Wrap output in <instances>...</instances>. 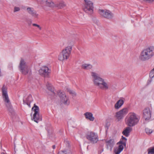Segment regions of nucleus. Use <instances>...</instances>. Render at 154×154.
<instances>
[{
  "label": "nucleus",
  "instance_id": "1",
  "mask_svg": "<svg viewBox=\"0 0 154 154\" xmlns=\"http://www.w3.org/2000/svg\"><path fill=\"white\" fill-rule=\"evenodd\" d=\"M91 75L94 85L102 90H106L109 89L107 83L104 79L99 76L97 73L92 72Z\"/></svg>",
  "mask_w": 154,
  "mask_h": 154
},
{
  "label": "nucleus",
  "instance_id": "38",
  "mask_svg": "<svg viewBox=\"0 0 154 154\" xmlns=\"http://www.w3.org/2000/svg\"><path fill=\"white\" fill-rule=\"evenodd\" d=\"M1 154H7V153H5L4 152H2Z\"/></svg>",
  "mask_w": 154,
  "mask_h": 154
},
{
  "label": "nucleus",
  "instance_id": "9",
  "mask_svg": "<svg viewBox=\"0 0 154 154\" xmlns=\"http://www.w3.org/2000/svg\"><path fill=\"white\" fill-rule=\"evenodd\" d=\"M57 93L60 99L61 102L65 105H69V97L66 95L65 93L61 92L60 91H58Z\"/></svg>",
  "mask_w": 154,
  "mask_h": 154
},
{
  "label": "nucleus",
  "instance_id": "11",
  "mask_svg": "<svg viewBox=\"0 0 154 154\" xmlns=\"http://www.w3.org/2000/svg\"><path fill=\"white\" fill-rule=\"evenodd\" d=\"M85 4V7L84 8V11L86 13H88L90 12V13H91L93 11V3L90 0H84Z\"/></svg>",
  "mask_w": 154,
  "mask_h": 154
},
{
  "label": "nucleus",
  "instance_id": "17",
  "mask_svg": "<svg viewBox=\"0 0 154 154\" xmlns=\"http://www.w3.org/2000/svg\"><path fill=\"white\" fill-rule=\"evenodd\" d=\"M124 101L122 99L119 100L115 104L114 107L116 109H119L123 104Z\"/></svg>",
  "mask_w": 154,
  "mask_h": 154
},
{
  "label": "nucleus",
  "instance_id": "22",
  "mask_svg": "<svg viewBox=\"0 0 154 154\" xmlns=\"http://www.w3.org/2000/svg\"><path fill=\"white\" fill-rule=\"evenodd\" d=\"M131 128L130 127H127L123 131L122 133L126 137H128L129 135V133L130 132Z\"/></svg>",
  "mask_w": 154,
  "mask_h": 154
},
{
  "label": "nucleus",
  "instance_id": "30",
  "mask_svg": "<svg viewBox=\"0 0 154 154\" xmlns=\"http://www.w3.org/2000/svg\"><path fill=\"white\" fill-rule=\"evenodd\" d=\"M68 91L70 94H72L73 96H75L76 95V93L74 91L71 90H68Z\"/></svg>",
  "mask_w": 154,
  "mask_h": 154
},
{
  "label": "nucleus",
  "instance_id": "36",
  "mask_svg": "<svg viewBox=\"0 0 154 154\" xmlns=\"http://www.w3.org/2000/svg\"><path fill=\"white\" fill-rule=\"evenodd\" d=\"M122 140H127V139L125 137H123V136H122Z\"/></svg>",
  "mask_w": 154,
  "mask_h": 154
},
{
  "label": "nucleus",
  "instance_id": "12",
  "mask_svg": "<svg viewBox=\"0 0 154 154\" xmlns=\"http://www.w3.org/2000/svg\"><path fill=\"white\" fill-rule=\"evenodd\" d=\"M99 12L101 16L108 19H111L113 17V14L109 10L99 9Z\"/></svg>",
  "mask_w": 154,
  "mask_h": 154
},
{
  "label": "nucleus",
  "instance_id": "37",
  "mask_svg": "<svg viewBox=\"0 0 154 154\" xmlns=\"http://www.w3.org/2000/svg\"><path fill=\"white\" fill-rule=\"evenodd\" d=\"M52 148L53 149H54L55 148H56V146L55 145H54L52 146Z\"/></svg>",
  "mask_w": 154,
  "mask_h": 154
},
{
  "label": "nucleus",
  "instance_id": "21",
  "mask_svg": "<svg viewBox=\"0 0 154 154\" xmlns=\"http://www.w3.org/2000/svg\"><path fill=\"white\" fill-rule=\"evenodd\" d=\"M92 67V66L89 64L85 63L82 65V69L88 70L91 69Z\"/></svg>",
  "mask_w": 154,
  "mask_h": 154
},
{
  "label": "nucleus",
  "instance_id": "18",
  "mask_svg": "<svg viewBox=\"0 0 154 154\" xmlns=\"http://www.w3.org/2000/svg\"><path fill=\"white\" fill-rule=\"evenodd\" d=\"M86 119H89L90 121H93L94 120V117L93 116L91 112H87L84 114Z\"/></svg>",
  "mask_w": 154,
  "mask_h": 154
},
{
  "label": "nucleus",
  "instance_id": "28",
  "mask_svg": "<svg viewBox=\"0 0 154 154\" xmlns=\"http://www.w3.org/2000/svg\"><path fill=\"white\" fill-rule=\"evenodd\" d=\"M145 131L146 133L148 134H150L153 131V130L150 129L148 128H146L145 129Z\"/></svg>",
  "mask_w": 154,
  "mask_h": 154
},
{
  "label": "nucleus",
  "instance_id": "24",
  "mask_svg": "<svg viewBox=\"0 0 154 154\" xmlns=\"http://www.w3.org/2000/svg\"><path fill=\"white\" fill-rule=\"evenodd\" d=\"M45 4L47 6L50 7L55 6V5L53 2L50 0L46 1L45 2Z\"/></svg>",
  "mask_w": 154,
  "mask_h": 154
},
{
  "label": "nucleus",
  "instance_id": "20",
  "mask_svg": "<svg viewBox=\"0 0 154 154\" xmlns=\"http://www.w3.org/2000/svg\"><path fill=\"white\" fill-rule=\"evenodd\" d=\"M123 146L122 144L120 145L118 147L116 148L115 150L116 154H119L123 150Z\"/></svg>",
  "mask_w": 154,
  "mask_h": 154
},
{
  "label": "nucleus",
  "instance_id": "27",
  "mask_svg": "<svg viewBox=\"0 0 154 154\" xmlns=\"http://www.w3.org/2000/svg\"><path fill=\"white\" fill-rule=\"evenodd\" d=\"M148 154H154V146L148 149Z\"/></svg>",
  "mask_w": 154,
  "mask_h": 154
},
{
  "label": "nucleus",
  "instance_id": "5",
  "mask_svg": "<svg viewBox=\"0 0 154 154\" xmlns=\"http://www.w3.org/2000/svg\"><path fill=\"white\" fill-rule=\"evenodd\" d=\"M72 48V46H69L63 50L58 56V60L60 61L67 60L69 57Z\"/></svg>",
  "mask_w": 154,
  "mask_h": 154
},
{
  "label": "nucleus",
  "instance_id": "2",
  "mask_svg": "<svg viewBox=\"0 0 154 154\" xmlns=\"http://www.w3.org/2000/svg\"><path fill=\"white\" fill-rule=\"evenodd\" d=\"M154 56V46H151L143 49L139 57V59L145 61L151 59Z\"/></svg>",
  "mask_w": 154,
  "mask_h": 154
},
{
  "label": "nucleus",
  "instance_id": "4",
  "mask_svg": "<svg viewBox=\"0 0 154 154\" xmlns=\"http://www.w3.org/2000/svg\"><path fill=\"white\" fill-rule=\"evenodd\" d=\"M2 95L4 100L5 102V105L8 110L11 112L13 111V108L11 104L10 100L9 99L7 94V88L4 85L2 88Z\"/></svg>",
  "mask_w": 154,
  "mask_h": 154
},
{
  "label": "nucleus",
  "instance_id": "15",
  "mask_svg": "<svg viewBox=\"0 0 154 154\" xmlns=\"http://www.w3.org/2000/svg\"><path fill=\"white\" fill-rule=\"evenodd\" d=\"M26 11L29 14L34 18H37L38 17V14L37 13L34 8L28 7L26 9Z\"/></svg>",
  "mask_w": 154,
  "mask_h": 154
},
{
  "label": "nucleus",
  "instance_id": "6",
  "mask_svg": "<svg viewBox=\"0 0 154 154\" xmlns=\"http://www.w3.org/2000/svg\"><path fill=\"white\" fill-rule=\"evenodd\" d=\"M86 139L92 144L97 143L98 141V137L97 133L93 131H88L86 135Z\"/></svg>",
  "mask_w": 154,
  "mask_h": 154
},
{
  "label": "nucleus",
  "instance_id": "3",
  "mask_svg": "<svg viewBox=\"0 0 154 154\" xmlns=\"http://www.w3.org/2000/svg\"><path fill=\"white\" fill-rule=\"evenodd\" d=\"M139 119L134 112L129 113L125 119L126 123L129 127H133L138 122Z\"/></svg>",
  "mask_w": 154,
  "mask_h": 154
},
{
  "label": "nucleus",
  "instance_id": "7",
  "mask_svg": "<svg viewBox=\"0 0 154 154\" xmlns=\"http://www.w3.org/2000/svg\"><path fill=\"white\" fill-rule=\"evenodd\" d=\"M32 110L34 112L33 115V119H32L34 120L35 122L38 123L39 121H41L42 120V116L39 114V107L34 104V106L32 108Z\"/></svg>",
  "mask_w": 154,
  "mask_h": 154
},
{
  "label": "nucleus",
  "instance_id": "16",
  "mask_svg": "<svg viewBox=\"0 0 154 154\" xmlns=\"http://www.w3.org/2000/svg\"><path fill=\"white\" fill-rule=\"evenodd\" d=\"M32 101V96L29 95L25 99H23V101L24 104H26L30 107V103Z\"/></svg>",
  "mask_w": 154,
  "mask_h": 154
},
{
  "label": "nucleus",
  "instance_id": "19",
  "mask_svg": "<svg viewBox=\"0 0 154 154\" xmlns=\"http://www.w3.org/2000/svg\"><path fill=\"white\" fill-rule=\"evenodd\" d=\"M149 77L150 79L148 80L147 85H149L152 82V79L154 78V69H153L149 73Z\"/></svg>",
  "mask_w": 154,
  "mask_h": 154
},
{
  "label": "nucleus",
  "instance_id": "32",
  "mask_svg": "<svg viewBox=\"0 0 154 154\" xmlns=\"http://www.w3.org/2000/svg\"><path fill=\"white\" fill-rule=\"evenodd\" d=\"M32 25L34 26L37 27L40 30H41L42 29V27L39 25L37 24L33 23Z\"/></svg>",
  "mask_w": 154,
  "mask_h": 154
},
{
  "label": "nucleus",
  "instance_id": "35",
  "mask_svg": "<svg viewBox=\"0 0 154 154\" xmlns=\"http://www.w3.org/2000/svg\"><path fill=\"white\" fill-rule=\"evenodd\" d=\"M66 145H67L68 146H69V142L68 141H66Z\"/></svg>",
  "mask_w": 154,
  "mask_h": 154
},
{
  "label": "nucleus",
  "instance_id": "25",
  "mask_svg": "<svg viewBox=\"0 0 154 154\" xmlns=\"http://www.w3.org/2000/svg\"><path fill=\"white\" fill-rule=\"evenodd\" d=\"M55 6L59 8H62L65 6V5L63 1H61L58 3L56 4Z\"/></svg>",
  "mask_w": 154,
  "mask_h": 154
},
{
  "label": "nucleus",
  "instance_id": "23",
  "mask_svg": "<svg viewBox=\"0 0 154 154\" xmlns=\"http://www.w3.org/2000/svg\"><path fill=\"white\" fill-rule=\"evenodd\" d=\"M114 140L110 139L106 141V145L107 146H109L110 147H112L114 144Z\"/></svg>",
  "mask_w": 154,
  "mask_h": 154
},
{
  "label": "nucleus",
  "instance_id": "13",
  "mask_svg": "<svg viewBox=\"0 0 154 154\" xmlns=\"http://www.w3.org/2000/svg\"><path fill=\"white\" fill-rule=\"evenodd\" d=\"M50 70L48 67L46 66H42L39 70L40 74L45 77H48L49 73L50 72Z\"/></svg>",
  "mask_w": 154,
  "mask_h": 154
},
{
  "label": "nucleus",
  "instance_id": "31",
  "mask_svg": "<svg viewBox=\"0 0 154 154\" xmlns=\"http://www.w3.org/2000/svg\"><path fill=\"white\" fill-rule=\"evenodd\" d=\"M29 26H30L32 23V20L31 19H27L26 20Z\"/></svg>",
  "mask_w": 154,
  "mask_h": 154
},
{
  "label": "nucleus",
  "instance_id": "29",
  "mask_svg": "<svg viewBox=\"0 0 154 154\" xmlns=\"http://www.w3.org/2000/svg\"><path fill=\"white\" fill-rule=\"evenodd\" d=\"M58 154H71V152L70 151L68 152H66V151L65 150L60 151L59 152Z\"/></svg>",
  "mask_w": 154,
  "mask_h": 154
},
{
  "label": "nucleus",
  "instance_id": "14",
  "mask_svg": "<svg viewBox=\"0 0 154 154\" xmlns=\"http://www.w3.org/2000/svg\"><path fill=\"white\" fill-rule=\"evenodd\" d=\"M151 116V111L149 108H146L143 110V117L145 120H149Z\"/></svg>",
  "mask_w": 154,
  "mask_h": 154
},
{
  "label": "nucleus",
  "instance_id": "10",
  "mask_svg": "<svg viewBox=\"0 0 154 154\" xmlns=\"http://www.w3.org/2000/svg\"><path fill=\"white\" fill-rule=\"evenodd\" d=\"M128 112V109L126 108H124L116 112L115 116L118 121H119L123 118Z\"/></svg>",
  "mask_w": 154,
  "mask_h": 154
},
{
  "label": "nucleus",
  "instance_id": "34",
  "mask_svg": "<svg viewBox=\"0 0 154 154\" xmlns=\"http://www.w3.org/2000/svg\"><path fill=\"white\" fill-rule=\"evenodd\" d=\"M118 143H120L122 144L124 146H125L126 145V142H123L122 141H120Z\"/></svg>",
  "mask_w": 154,
  "mask_h": 154
},
{
  "label": "nucleus",
  "instance_id": "26",
  "mask_svg": "<svg viewBox=\"0 0 154 154\" xmlns=\"http://www.w3.org/2000/svg\"><path fill=\"white\" fill-rule=\"evenodd\" d=\"M46 86L47 89L51 91L52 92H54V88L51 84L48 82H47V83L46 84Z\"/></svg>",
  "mask_w": 154,
  "mask_h": 154
},
{
  "label": "nucleus",
  "instance_id": "33",
  "mask_svg": "<svg viewBox=\"0 0 154 154\" xmlns=\"http://www.w3.org/2000/svg\"><path fill=\"white\" fill-rule=\"evenodd\" d=\"M20 10V8L19 7L15 6L14 8V12H15L17 11H18Z\"/></svg>",
  "mask_w": 154,
  "mask_h": 154
},
{
  "label": "nucleus",
  "instance_id": "8",
  "mask_svg": "<svg viewBox=\"0 0 154 154\" xmlns=\"http://www.w3.org/2000/svg\"><path fill=\"white\" fill-rule=\"evenodd\" d=\"M19 68L21 73L24 75H26L29 70L28 65L23 59H21L20 61Z\"/></svg>",
  "mask_w": 154,
  "mask_h": 154
}]
</instances>
